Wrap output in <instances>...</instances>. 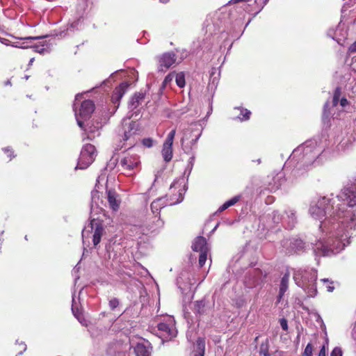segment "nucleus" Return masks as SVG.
<instances>
[{"mask_svg":"<svg viewBox=\"0 0 356 356\" xmlns=\"http://www.w3.org/2000/svg\"><path fill=\"white\" fill-rule=\"evenodd\" d=\"M183 180L175 181L170 187L171 193H173L170 197L168 195L161 197L154 200L150 205V209L154 216L160 217L161 209L166 206H172L181 202L184 199L185 188Z\"/></svg>","mask_w":356,"mask_h":356,"instance_id":"nucleus-4","label":"nucleus"},{"mask_svg":"<svg viewBox=\"0 0 356 356\" xmlns=\"http://www.w3.org/2000/svg\"><path fill=\"white\" fill-rule=\"evenodd\" d=\"M105 229L102 221L98 219H92L90 224L85 227L82 231V239L84 246L87 243H89V239L92 238L94 247H96L101 241L102 237L105 234Z\"/></svg>","mask_w":356,"mask_h":356,"instance_id":"nucleus-7","label":"nucleus"},{"mask_svg":"<svg viewBox=\"0 0 356 356\" xmlns=\"http://www.w3.org/2000/svg\"><path fill=\"white\" fill-rule=\"evenodd\" d=\"M175 78V72H172L168 74L164 79L163 83H162V88H166L173 80Z\"/></svg>","mask_w":356,"mask_h":356,"instance_id":"nucleus-35","label":"nucleus"},{"mask_svg":"<svg viewBox=\"0 0 356 356\" xmlns=\"http://www.w3.org/2000/svg\"><path fill=\"white\" fill-rule=\"evenodd\" d=\"M6 85H10V81H7L6 83Z\"/></svg>","mask_w":356,"mask_h":356,"instance_id":"nucleus-58","label":"nucleus"},{"mask_svg":"<svg viewBox=\"0 0 356 356\" xmlns=\"http://www.w3.org/2000/svg\"><path fill=\"white\" fill-rule=\"evenodd\" d=\"M289 281V274L286 273L282 277V280L280 282L279 295L277 297V302H280V300L282 298L283 296L284 295L285 292L288 290Z\"/></svg>","mask_w":356,"mask_h":356,"instance_id":"nucleus-24","label":"nucleus"},{"mask_svg":"<svg viewBox=\"0 0 356 356\" xmlns=\"http://www.w3.org/2000/svg\"><path fill=\"white\" fill-rule=\"evenodd\" d=\"M33 61H34V58H32L29 60V65H31L33 64Z\"/></svg>","mask_w":356,"mask_h":356,"instance_id":"nucleus-55","label":"nucleus"},{"mask_svg":"<svg viewBox=\"0 0 356 356\" xmlns=\"http://www.w3.org/2000/svg\"><path fill=\"white\" fill-rule=\"evenodd\" d=\"M356 140V118L353 123V133H351L350 136L348 138V141L352 143Z\"/></svg>","mask_w":356,"mask_h":356,"instance_id":"nucleus-39","label":"nucleus"},{"mask_svg":"<svg viewBox=\"0 0 356 356\" xmlns=\"http://www.w3.org/2000/svg\"><path fill=\"white\" fill-rule=\"evenodd\" d=\"M272 219L275 223H282L283 225V214L281 215L277 211H275L273 213Z\"/></svg>","mask_w":356,"mask_h":356,"instance_id":"nucleus-37","label":"nucleus"},{"mask_svg":"<svg viewBox=\"0 0 356 356\" xmlns=\"http://www.w3.org/2000/svg\"><path fill=\"white\" fill-rule=\"evenodd\" d=\"M134 142H135V140H133V141H132V142H131L129 145H133L134 144Z\"/></svg>","mask_w":356,"mask_h":356,"instance_id":"nucleus-57","label":"nucleus"},{"mask_svg":"<svg viewBox=\"0 0 356 356\" xmlns=\"http://www.w3.org/2000/svg\"><path fill=\"white\" fill-rule=\"evenodd\" d=\"M158 335L163 340H170L177 335L175 321L173 317L167 316L158 325Z\"/></svg>","mask_w":356,"mask_h":356,"instance_id":"nucleus-11","label":"nucleus"},{"mask_svg":"<svg viewBox=\"0 0 356 356\" xmlns=\"http://www.w3.org/2000/svg\"><path fill=\"white\" fill-rule=\"evenodd\" d=\"M176 54L172 51L165 52L156 57L158 72H164L175 64Z\"/></svg>","mask_w":356,"mask_h":356,"instance_id":"nucleus-14","label":"nucleus"},{"mask_svg":"<svg viewBox=\"0 0 356 356\" xmlns=\"http://www.w3.org/2000/svg\"><path fill=\"white\" fill-rule=\"evenodd\" d=\"M44 38V36H36V37H26V38H20V41L15 42L11 43L10 46L17 47V48H22V49H26L31 47V45L30 44L31 42L33 40H38L40 38Z\"/></svg>","mask_w":356,"mask_h":356,"instance_id":"nucleus-22","label":"nucleus"},{"mask_svg":"<svg viewBox=\"0 0 356 356\" xmlns=\"http://www.w3.org/2000/svg\"><path fill=\"white\" fill-rule=\"evenodd\" d=\"M349 53H355L356 52V41L353 43L348 48Z\"/></svg>","mask_w":356,"mask_h":356,"instance_id":"nucleus-48","label":"nucleus"},{"mask_svg":"<svg viewBox=\"0 0 356 356\" xmlns=\"http://www.w3.org/2000/svg\"><path fill=\"white\" fill-rule=\"evenodd\" d=\"M91 194H92V204L95 203L96 204H97V203L96 202V199L99 198L98 191H92ZM92 206H93V204H92Z\"/></svg>","mask_w":356,"mask_h":356,"instance_id":"nucleus-45","label":"nucleus"},{"mask_svg":"<svg viewBox=\"0 0 356 356\" xmlns=\"http://www.w3.org/2000/svg\"><path fill=\"white\" fill-rule=\"evenodd\" d=\"M152 347L148 342L138 343L134 348L136 356H150Z\"/></svg>","mask_w":356,"mask_h":356,"instance_id":"nucleus-23","label":"nucleus"},{"mask_svg":"<svg viewBox=\"0 0 356 356\" xmlns=\"http://www.w3.org/2000/svg\"><path fill=\"white\" fill-rule=\"evenodd\" d=\"M143 144L147 147H151L153 145V140L151 138H145L143 140Z\"/></svg>","mask_w":356,"mask_h":356,"instance_id":"nucleus-44","label":"nucleus"},{"mask_svg":"<svg viewBox=\"0 0 356 356\" xmlns=\"http://www.w3.org/2000/svg\"><path fill=\"white\" fill-rule=\"evenodd\" d=\"M323 283V286L328 292H332L334 289L333 282H330L328 279H322L321 280Z\"/></svg>","mask_w":356,"mask_h":356,"instance_id":"nucleus-34","label":"nucleus"},{"mask_svg":"<svg viewBox=\"0 0 356 356\" xmlns=\"http://www.w3.org/2000/svg\"><path fill=\"white\" fill-rule=\"evenodd\" d=\"M145 97V93L143 92H136L128 102L127 117L122 119L121 127L118 129V134L124 141L131 140L138 131V124L134 121H130V119L139 115L140 106L143 103Z\"/></svg>","mask_w":356,"mask_h":356,"instance_id":"nucleus-3","label":"nucleus"},{"mask_svg":"<svg viewBox=\"0 0 356 356\" xmlns=\"http://www.w3.org/2000/svg\"><path fill=\"white\" fill-rule=\"evenodd\" d=\"M204 306V304L203 301H198V302H197V303H196L197 311L199 313H201L202 312L201 308L203 307Z\"/></svg>","mask_w":356,"mask_h":356,"instance_id":"nucleus-47","label":"nucleus"},{"mask_svg":"<svg viewBox=\"0 0 356 356\" xmlns=\"http://www.w3.org/2000/svg\"><path fill=\"white\" fill-rule=\"evenodd\" d=\"M205 341L203 338H198L196 341L193 350L194 356H204Z\"/></svg>","mask_w":356,"mask_h":356,"instance_id":"nucleus-27","label":"nucleus"},{"mask_svg":"<svg viewBox=\"0 0 356 356\" xmlns=\"http://www.w3.org/2000/svg\"><path fill=\"white\" fill-rule=\"evenodd\" d=\"M20 346H22V350L19 351V355H22V353H23L24 351H25V350H26V344H24V343H22L20 344Z\"/></svg>","mask_w":356,"mask_h":356,"instance_id":"nucleus-51","label":"nucleus"},{"mask_svg":"<svg viewBox=\"0 0 356 356\" xmlns=\"http://www.w3.org/2000/svg\"><path fill=\"white\" fill-rule=\"evenodd\" d=\"M195 154H193L191 155V156L188 159V165H187V167L186 168V170L184 172V174L186 175V173H188V176L191 174V171H192V169L193 168V165H194V163H195Z\"/></svg>","mask_w":356,"mask_h":356,"instance_id":"nucleus-32","label":"nucleus"},{"mask_svg":"<svg viewBox=\"0 0 356 356\" xmlns=\"http://www.w3.org/2000/svg\"><path fill=\"white\" fill-rule=\"evenodd\" d=\"M334 219L321 222L322 234L313 244L314 252L318 256H330L340 252L356 236V193L345 187L332 202Z\"/></svg>","mask_w":356,"mask_h":356,"instance_id":"nucleus-1","label":"nucleus"},{"mask_svg":"<svg viewBox=\"0 0 356 356\" xmlns=\"http://www.w3.org/2000/svg\"><path fill=\"white\" fill-rule=\"evenodd\" d=\"M325 153V147L321 139H310L293 151L286 163L296 162L292 174L295 177H300L312 168L321 165Z\"/></svg>","mask_w":356,"mask_h":356,"instance_id":"nucleus-2","label":"nucleus"},{"mask_svg":"<svg viewBox=\"0 0 356 356\" xmlns=\"http://www.w3.org/2000/svg\"><path fill=\"white\" fill-rule=\"evenodd\" d=\"M280 325L284 330H287L288 324H287V321L286 319H284V318L281 319Z\"/></svg>","mask_w":356,"mask_h":356,"instance_id":"nucleus-46","label":"nucleus"},{"mask_svg":"<svg viewBox=\"0 0 356 356\" xmlns=\"http://www.w3.org/2000/svg\"><path fill=\"white\" fill-rule=\"evenodd\" d=\"M101 128V125L97 124V126L89 127L87 129L85 130V135L86 136H83V140L86 138L88 140H92L95 137L99 136L100 135L99 129Z\"/></svg>","mask_w":356,"mask_h":356,"instance_id":"nucleus-25","label":"nucleus"},{"mask_svg":"<svg viewBox=\"0 0 356 356\" xmlns=\"http://www.w3.org/2000/svg\"><path fill=\"white\" fill-rule=\"evenodd\" d=\"M6 39H3V40H1V42L2 43H3V44H6V45H10V44H10V43H6Z\"/></svg>","mask_w":356,"mask_h":356,"instance_id":"nucleus-54","label":"nucleus"},{"mask_svg":"<svg viewBox=\"0 0 356 356\" xmlns=\"http://www.w3.org/2000/svg\"><path fill=\"white\" fill-rule=\"evenodd\" d=\"M140 163L139 157L136 154L127 155L120 160V165L124 173L131 175V171L138 168Z\"/></svg>","mask_w":356,"mask_h":356,"instance_id":"nucleus-17","label":"nucleus"},{"mask_svg":"<svg viewBox=\"0 0 356 356\" xmlns=\"http://www.w3.org/2000/svg\"><path fill=\"white\" fill-rule=\"evenodd\" d=\"M96 156L97 151L94 145L91 144L84 145L75 169L83 170L87 168L94 161Z\"/></svg>","mask_w":356,"mask_h":356,"instance_id":"nucleus-12","label":"nucleus"},{"mask_svg":"<svg viewBox=\"0 0 356 356\" xmlns=\"http://www.w3.org/2000/svg\"><path fill=\"white\" fill-rule=\"evenodd\" d=\"M296 223V212L292 209L284 211L283 214V226L288 229H293Z\"/></svg>","mask_w":356,"mask_h":356,"instance_id":"nucleus-20","label":"nucleus"},{"mask_svg":"<svg viewBox=\"0 0 356 356\" xmlns=\"http://www.w3.org/2000/svg\"><path fill=\"white\" fill-rule=\"evenodd\" d=\"M332 198H327L325 197H322L318 199L317 201H313L311 203L309 207V214L310 216L316 219V220H321L326 215L330 216V218L331 219V222H332L334 219V213L333 209H332V202L333 200Z\"/></svg>","mask_w":356,"mask_h":356,"instance_id":"nucleus-8","label":"nucleus"},{"mask_svg":"<svg viewBox=\"0 0 356 356\" xmlns=\"http://www.w3.org/2000/svg\"><path fill=\"white\" fill-rule=\"evenodd\" d=\"M81 97L82 95H76L75 102L73 105V110L74 111L77 124L79 127L83 129V121L90 118L91 114L95 111V104L91 100H85L81 103L78 111L76 108V104H78L79 101H80Z\"/></svg>","mask_w":356,"mask_h":356,"instance_id":"nucleus-9","label":"nucleus"},{"mask_svg":"<svg viewBox=\"0 0 356 356\" xmlns=\"http://www.w3.org/2000/svg\"><path fill=\"white\" fill-rule=\"evenodd\" d=\"M240 199L239 196H234L232 199L227 200L225 202L222 206L219 207L218 209V212H222L225 211V209H228L229 207L234 205L236 202H238Z\"/></svg>","mask_w":356,"mask_h":356,"instance_id":"nucleus-30","label":"nucleus"},{"mask_svg":"<svg viewBox=\"0 0 356 356\" xmlns=\"http://www.w3.org/2000/svg\"><path fill=\"white\" fill-rule=\"evenodd\" d=\"M202 132V128L197 123L191 124L190 129L184 132L181 143L186 153L188 154L191 151L193 146L196 144L200 138Z\"/></svg>","mask_w":356,"mask_h":356,"instance_id":"nucleus-10","label":"nucleus"},{"mask_svg":"<svg viewBox=\"0 0 356 356\" xmlns=\"http://www.w3.org/2000/svg\"><path fill=\"white\" fill-rule=\"evenodd\" d=\"M356 193V191H355Z\"/></svg>","mask_w":356,"mask_h":356,"instance_id":"nucleus-59","label":"nucleus"},{"mask_svg":"<svg viewBox=\"0 0 356 356\" xmlns=\"http://www.w3.org/2000/svg\"><path fill=\"white\" fill-rule=\"evenodd\" d=\"M161 3H167L169 0H159Z\"/></svg>","mask_w":356,"mask_h":356,"instance_id":"nucleus-56","label":"nucleus"},{"mask_svg":"<svg viewBox=\"0 0 356 356\" xmlns=\"http://www.w3.org/2000/svg\"><path fill=\"white\" fill-rule=\"evenodd\" d=\"M266 275H264L262 271L258 268L252 269L248 273L245 280V285L249 289H253L260 285Z\"/></svg>","mask_w":356,"mask_h":356,"instance_id":"nucleus-16","label":"nucleus"},{"mask_svg":"<svg viewBox=\"0 0 356 356\" xmlns=\"http://www.w3.org/2000/svg\"><path fill=\"white\" fill-rule=\"evenodd\" d=\"M318 356H326V348L325 346H323L319 351Z\"/></svg>","mask_w":356,"mask_h":356,"instance_id":"nucleus-49","label":"nucleus"},{"mask_svg":"<svg viewBox=\"0 0 356 356\" xmlns=\"http://www.w3.org/2000/svg\"><path fill=\"white\" fill-rule=\"evenodd\" d=\"M72 311L74 316L77 318V320L81 323H83V321H84V318H83L81 313L79 312V309L77 308H75L73 303L72 305Z\"/></svg>","mask_w":356,"mask_h":356,"instance_id":"nucleus-38","label":"nucleus"},{"mask_svg":"<svg viewBox=\"0 0 356 356\" xmlns=\"http://www.w3.org/2000/svg\"><path fill=\"white\" fill-rule=\"evenodd\" d=\"M304 248V243L299 238H284L281 242V251L285 254L296 253Z\"/></svg>","mask_w":356,"mask_h":356,"instance_id":"nucleus-13","label":"nucleus"},{"mask_svg":"<svg viewBox=\"0 0 356 356\" xmlns=\"http://www.w3.org/2000/svg\"><path fill=\"white\" fill-rule=\"evenodd\" d=\"M293 279L296 284L301 287L308 297L314 298L317 294V271L314 268L299 269L294 272Z\"/></svg>","mask_w":356,"mask_h":356,"instance_id":"nucleus-6","label":"nucleus"},{"mask_svg":"<svg viewBox=\"0 0 356 356\" xmlns=\"http://www.w3.org/2000/svg\"><path fill=\"white\" fill-rule=\"evenodd\" d=\"M330 356H342V350L339 347H335L331 352Z\"/></svg>","mask_w":356,"mask_h":356,"instance_id":"nucleus-43","label":"nucleus"},{"mask_svg":"<svg viewBox=\"0 0 356 356\" xmlns=\"http://www.w3.org/2000/svg\"><path fill=\"white\" fill-rule=\"evenodd\" d=\"M5 153L11 152V150L8 147H6L3 149Z\"/></svg>","mask_w":356,"mask_h":356,"instance_id":"nucleus-53","label":"nucleus"},{"mask_svg":"<svg viewBox=\"0 0 356 356\" xmlns=\"http://www.w3.org/2000/svg\"><path fill=\"white\" fill-rule=\"evenodd\" d=\"M312 350H313V348H312V346L311 343H308L306 347H305V349L304 350V356H312Z\"/></svg>","mask_w":356,"mask_h":356,"instance_id":"nucleus-40","label":"nucleus"},{"mask_svg":"<svg viewBox=\"0 0 356 356\" xmlns=\"http://www.w3.org/2000/svg\"><path fill=\"white\" fill-rule=\"evenodd\" d=\"M175 78L176 83L179 88H184L185 86V75L183 72L177 74L175 73Z\"/></svg>","mask_w":356,"mask_h":356,"instance_id":"nucleus-31","label":"nucleus"},{"mask_svg":"<svg viewBox=\"0 0 356 356\" xmlns=\"http://www.w3.org/2000/svg\"><path fill=\"white\" fill-rule=\"evenodd\" d=\"M119 305V300L117 298H112L109 301V307L114 310Z\"/></svg>","mask_w":356,"mask_h":356,"instance_id":"nucleus-41","label":"nucleus"},{"mask_svg":"<svg viewBox=\"0 0 356 356\" xmlns=\"http://www.w3.org/2000/svg\"><path fill=\"white\" fill-rule=\"evenodd\" d=\"M192 249L195 252L210 251V247L203 236H197L192 245Z\"/></svg>","mask_w":356,"mask_h":356,"instance_id":"nucleus-21","label":"nucleus"},{"mask_svg":"<svg viewBox=\"0 0 356 356\" xmlns=\"http://www.w3.org/2000/svg\"><path fill=\"white\" fill-rule=\"evenodd\" d=\"M251 112L248 109L241 108L240 110V115L238 116V118L241 120H248L250 118Z\"/></svg>","mask_w":356,"mask_h":356,"instance_id":"nucleus-33","label":"nucleus"},{"mask_svg":"<svg viewBox=\"0 0 356 356\" xmlns=\"http://www.w3.org/2000/svg\"><path fill=\"white\" fill-rule=\"evenodd\" d=\"M209 252V251H204V252H200V257H199V266L200 267H202L207 259V255H208V253Z\"/></svg>","mask_w":356,"mask_h":356,"instance_id":"nucleus-36","label":"nucleus"},{"mask_svg":"<svg viewBox=\"0 0 356 356\" xmlns=\"http://www.w3.org/2000/svg\"><path fill=\"white\" fill-rule=\"evenodd\" d=\"M347 31H344L339 24L334 33V35L332 37L339 44H341V42L346 38Z\"/></svg>","mask_w":356,"mask_h":356,"instance_id":"nucleus-28","label":"nucleus"},{"mask_svg":"<svg viewBox=\"0 0 356 356\" xmlns=\"http://www.w3.org/2000/svg\"><path fill=\"white\" fill-rule=\"evenodd\" d=\"M175 134H176V129H174L171 130L168 133V134L163 144V147H162V149H161V155H162V157H163L164 161L166 163L170 162L172 160V156H173L172 145H173V141H174Z\"/></svg>","mask_w":356,"mask_h":356,"instance_id":"nucleus-15","label":"nucleus"},{"mask_svg":"<svg viewBox=\"0 0 356 356\" xmlns=\"http://www.w3.org/2000/svg\"><path fill=\"white\" fill-rule=\"evenodd\" d=\"M164 225L160 217L153 216L148 219L143 227V234H149L159 231Z\"/></svg>","mask_w":356,"mask_h":356,"instance_id":"nucleus-18","label":"nucleus"},{"mask_svg":"<svg viewBox=\"0 0 356 356\" xmlns=\"http://www.w3.org/2000/svg\"><path fill=\"white\" fill-rule=\"evenodd\" d=\"M283 176L284 175L282 173H280V174H277V176L273 178L274 184H270V186H269V190L270 191L273 192V191H275L277 189H279V188L280 187V186L282 185V183L283 181V180H282Z\"/></svg>","mask_w":356,"mask_h":356,"instance_id":"nucleus-29","label":"nucleus"},{"mask_svg":"<svg viewBox=\"0 0 356 356\" xmlns=\"http://www.w3.org/2000/svg\"><path fill=\"white\" fill-rule=\"evenodd\" d=\"M80 22H81L80 19H78L77 21L74 22L73 23L71 24L70 29H75V28L78 29V26L80 24Z\"/></svg>","mask_w":356,"mask_h":356,"instance_id":"nucleus-50","label":"nucleus"},{"mask_svg":"<svg viewBox=\"0 0 356 356\" xmlns=\"http://www.w3.org/2000/svg\"><path fill=\"white\" fill-rule=\"evenodd\" d=\"M129 83L127 82L122 83L119 86L116 87L111 97V101L116 107L119 106L120 101L127 92Z\"/></svg>","mask_w":356,"mask_h":356,"instance_id":"nucleus-19","label":"nucleus"},{"mask_svg":"<svg viewBox=\"0 0 356 356\" xmlns=\"http://www.w3.org/2000/svg\"><path fill=\"white\" fill-rule=\"evenodd\" d=\"M341 88L337 87L334 92L332 108L326 102L323 107V120L325 122L332 116L333 119H343L347 113L353 109L345 97H341Z\"/></svg>","mask_w":356,"mask_h":356,"instance_id":"nucleus-5","label":"nucleus"},{"mask_svg":"<svg viewBox=\"0 0 356 356\" xmlns=\"http://www.w3.org/2000/svg\"><path fill=\"white\" fill-rule=\"evenodd\" d=\"M107 199L109 206L113 210L116 211L118 209L120 201L118 200V195L115 191H108L107 192Z\"/></svg>","mask_w":356,"mask_h":356,"instance_id":"nucleus-26","label":"nucleus"},{"mask_svg":"<svg viewBox=\"0 0 356 356\" xmlns=\"http://www.w3.org/2000/svg\"><path fill=\"white\" fill-rule=\"evenodd\" d=\"M260 353L264 355V356H270L267 350H264L261 348Z\"/></svg>","mask_w":356,"mask_h":356,"instance_id":"nucleus-52","label":"nucleus"},{"mask_svg":"<svg viewBox=\"0 0 356 356\" xmlns=\"http://www.w3.org/2000/svg\"><path fill=\"white\" fill-rule=\"evenodd\" d=\"M33 48L36 52L40 54H43L46 51L44 44L35 45Z\"/></svg>","mask_w":356,"mask_h":356,"instance_id":"nucleus-42","label":"nucleus"}]
</instances>
